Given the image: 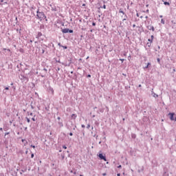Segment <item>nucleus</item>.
<instances>
[{"label": "nucleus", "mask_w": 176, "mask_h": 176, "mask_svg": "<svg viewBox=\"0 0 176 176\" xmlns=\"http://www.w3.org/2000/svg\"><path fill=\"white\" fill-rule=\"evenodd\" d=\"M36 13L37 18L39 20L42 21L44 19H46V16H45V14L43 12H39V10H37Z\"/></svg>", "instance_id": "1"}, {"label": "nucleus", "mask_w": 176, "mask_h": 176, "mask_svg": "<svg viewBox=\"0 0 176 176\" xmlns=\"http://www.w3.org/2000/svg\"><path fill=\"white\" fill-rule=\"evenodd\" d=\"M174 115L175 113H168V116H170V120H175V122H176V118L174 119Z\"/></svg>", "instance_id": "2"}, {"label": "nucleus", "mask_w": 176, "mask_h": 176, "mask_svg": "<svg viewBox=\"0 0 176 176\" xmlns=\"http://www.w3.org/2000/svg\"><path fill=\"white\" fill-rule=\"evenodd\" d=\"M98 157H100V159L101 160H104V162H107V158L105 157V156L104 155H102V153H100Z\"/></svg>", "instance_id": "3"}, {"label": "nucleus", "mask_w": 176, "mask_h": 176, "mask_svg": "<svg viewBox=\"0 0 176 176\" xmlns=\"http://www.w3.org/2000/svg\"><path fill=\"white\" fill-rule=\"evenodd\" d=\"M155 38V36H153V35H151V38L148 39V42L149 43H153V38Z\"/></svg>", "instance_id": "4"}, {"label": "nucleus", "mask_w": 176, "mask_h": 176, "mask_svg": "<svg viewBox=\"0 0 176 176\" xmlns=\"http://www.w3.org/2000/svg\"><path fill=\"white\" fill-rule=\"evenodd\" d=\"M146 28H148V30H149L150 31L151 30V31H155V28H153V26H152V25H148V26H146Z\"/></svg>", "instance_id": "5"}, {"label": "nucleus", "mask_w": 176, "mask_h": 176, "mask_svg": "<svg viewBox=\"0 0 176 176\" xmlns=\"http://www.w3.org/2000/svg\"><path fill=\"white\" fill-rule=\"evenodd\" d=\"M63 34H68L69 32V29L68 28H65L62 30Z\"/></svg>", "instance_id": "6"}, {"label": "nucleus", "mask_w": 176, "mask_h": 176, "mask_svg": "<svg viewBox=\"0 0 176 176\" xmlns=\"http://www.w3.org/2000/svg\"><path fill=\"white\" fill-rule=\"evenodd\" d=\"M76 118H77L76 114H72V119H74V120H75V119H76Z\"/></svg>", "instance_id": "7"}, {"label": "nucleus", "mask_w": 176, "mask_h": 176, "mask_svg": "<svg viewBox=\"0 0 176 176\" xmlns=\"http://www.w3.org/2000/svg\"><path fill=\"white\" fill-rule=\"evenodd\" d=\"M22 142H25L24 145H27V144H28V142H27L25 139H22Z\"/></svg>", "instance_id": "8"}, {"label": "nucleus", "mask_w": 176, "mask_h": 176, "mask_svg": "<svg viewBox=\"0 0 176 176\" xmlns=\"http://www.w3.org/2000/svg\"><path fill=\"white\" fill-rule=\"evenodd\" d=\"M146 46H148V47H151L152 46V43L148 42V43H146Z\"/></svg>", "instance_id": "9"}, {"label": "nucleus", "mask_w": 176, "mask_h": 176, "mask_svg": "<svg viewBox=\"0 0 176 176\" xmlns=\"http://www.w3.org/2000/svg\"><path fill=\"white\" fill-rule=\"evenodd\" d=\"M119 13H122V14H124V11L122 8L119 10Z\"/></svg>", "instance_id": "10"}, {"label": "nucleus", "mask_w": 176, "mask_h": 176, "mask_svg": "<svg viewBox=\"0 0 176 176\" xmlns=\"http://www.w3.org/2000/svg\"><path fill=\"white\" fill-rule=\"evenodd\" d=\"M52 94H54V90L53 89V88H50Z\"/></svg>", "instance_id": "11"}, {"label": "nucleus", "mask_w": 176, "mask_h": 176, "mask_svg": "<svg viewBox=\"0 0 176 176\" xmlns=\"http://www.w3.org/2000/svg\"><path fill=\"white\" fill-rule=\"evenodd\" d=\"M164 5H168V6H170V3L167 2V1H165L164 3Z\"/></svg>", "instance_id": "12"}, {"label": "nucleus", "mask_w": 176, "mask_h": 176, "mask_svg": "<svg viewBox=\"0 0 176 176\" xmlns=\"http://www.w3.org/2000/svg\"><path fill=\"white\" fill-rule=\"evenodd\" d=\"M161 23H162V24H164L165 23V21H164V19H161Z\"/></svg>", "instance_id": "13"}, {"label": "nucleus", "mask_w": 176, "mask_h": 176, "mask_svg": "<svg viewBox=\"0 0 176 176\" xmlns=\"http://www.w3.org/2000/svg\"><path fill=\"white\" fill-rule=\"evenodd\" d=\"M32 120L33 122H35V116H33V117L32 118Z\"/></svg>", "instance_id": "14"}, {"label": "nucleus", "mask_w": 176, "mask_h": 176, "mask_svg": "<svg viewBox=\"0 0 176 176\" xmlns=\"http://www.w3.org/2000/svg\"><path fill=\"white\" fill-rule=\"evenodd\" d=\"M69 34H72L74 32V30L69 29Z\"/></svg>", "instance_id": "15"}, {"label": "nucleus", "mask_w": 176, "mask_h": 176, "mask_svg": "<svg viewBox=\"0 0 176 176\" xmlns=\"http://www.w3.org/2000/svg\"><path fill=\"white\" fill-rule=\"evenodd\" d=\"M149 65H151V63H148L147 64V65H146L144 68H148Z\"/></svg>", "instance_id": "16"}, {"label": "nucleus", "mask_w": 176, "mask_h": 176, "mask_svg": "<svg viewBox=\"0 0 176 176\" xmlns=\"http://www.w3.org/2000/svg\"><path fill=\"white\" fill-rule=\"evenodd\" d=\"M26 120H27L28 123H30V118H26Z\"/></svg>", "instance_id": "17"}, {"label": "nucleus", "mask_w": 176, "mask_h": 176, "mask_svg": "<svg viewBox=\"0 0 176 176\" xmlns=\"http://www.w3.org/2000/svg\"><path fill=\"white\" fill-rule=\"evenodd\" d=\"M10 133L9 132H7L5 133V137L7 136V135H9Z\"/></svg>", "instance_id": "18"}, {"label": "nucleus", "mask_w": 176, "mask_h": 176, "mask_svg": "<svg viewBox=\"0 0 176 176\" xmlns=\"http://www.w3.org/2000/svg\"><path fill=\"white\" fill-rule=\"evenodd\" d=\"M3 129H4V131H7L8 127H4Z\"/></svg>", "instance_id": "19"}, {"label": "nucleus", "mask_w": 176, "mask_h": 176, "mask_svg": "<svg viewBox=\"0 0 176 176\" xmlns=\"http://www.w3.org/2000/svg\"><path fill=\"white\" fill-rule=\"evenodd\" d=\"M31 148H33L34 149H35V146H34V145H31Z\"/></svg>", "instance_id": "20"}, {"label": "nucleus", "mask_w": 176, "mask_h": 176, "mask_svg": "<svg viewBox=\"0 0 176 176\" xmlns=\"http://www.w3.org/2000/svg\"><path fill=\"white\" fill-rule=\"evenodd\" d=\"M103 9H107V6L104 5L103 6Z\"/></svg>", "instance_id": "21"}, {"label": "nucleus", "mask_w": 176, "mask_h": 176, "mask_svg": "<svg viewBox=\"0 0 176 176\" xmlns=\"http://www.w3.org/2000/svg\"><path fill=\"white\" fill-rule=\"evenodd\" d=\"M87 78H91V75L88 74V75H87Z\"/></svg>", "instance_id": "22"}, {"label": "nucleus", "mask_w": 176, "mask_h": 176, "mask_svg": "<svg viewBox=\"0 0 176 176\" xmlns=\"http://www.w3.org/2000/svg\"><path fill=\"white\" fill-rule=\"evenodd\" d=\"M31 157H32V159H33V157H34V153H32V154H31Z\"/></svg>", "instance_id": "23"}, {"label": "nucleus", "mask_w": 176, "mask_h": 176, "mask_svg": "<svg viewBox=\"0 0 176 176\" xmlns=\"http://www.w3.org/2000/svg\"><path fill=\"white\" fill-rule=\"evenodd\" d=\"M62 47H63V49H67V46H62Z\"/></svg>", "instance_id": "24"}, {"label": "nucleus", "mask_w": 176, "mask_h": 176, "mask_svg": "<svg viewBox=\"0 0 176 176\" xmlns=\"http://www.w3.org/2000/svg\"><path fill=\"white\" fill-rule=\"evenodd\" d=\"M30 116H34V113H30Z\"/></svg>", "instance_id": "25"}, {"label": "nucleus", "mask_w": 176, "mask_h": 176, "mask_svg": "<svg viewBox=\"0 0 176 176\" xmlns=\"http://www.w3.org/2000/svg\"><path fill=\"white\" fill-rule=\"evenodd\" d=\"M63 149H67V146H63Z\"/></svg>", "instance_id": "26"}, {"label": "nucleus", "mask_w": 176, "mask_h": 176, "mask_svg": "<svg viewBox=\"0 0 176 176\" xmlns=\"http://www.w3.org/2000/svg\"><path fill=\"white\" fill-rule=\"evenodd\" d=\"M120 61H122V63H123V61H124V59H120Z\"/></svg>", "instance_id": "27"}, {"label": "nucleus", "mask_w": 176, "mask_h": 176, "mask_svg": "<svg viewBox=\"0 0 176 176\" xmlns=\"http://www.w3.org/2000/svg\"><path fill=\"white\" fill-rule=\"evenodd\" d=\"M157 60L158 63H160V58H158Z\"/></svg>", "instance_id": "28"}, {"label": "nucleus", "mask_w": 176, "mask_h": 176, "mask_svg": "<svg viewBox=\"0 0 176 176\" xmlns=\"http://www.w3.org/2000/svg\"><path fill=\"white\" fill-rule=\"evenodd\" d=\"M69 135H70L71 137H72V135H74V134H73L72 133H69Z\"/></svg>", "instance_id": "29"}, {"label": "nucleus", "mask_w": 176, "mask_h": 176, "mask_svg": "<svg viewBox=\"0 0 176 176\" xmlns=\"http://www.w3.org/2000/svg\"><path fill=\"white\" fill-rule=\"evenodd\" d=\"M118 168H122V165L118 166Z\"/></svg>", "instance_id": "30"}, {"label": "nucleus", "mask_w": 176, "mask_h": 176, "mask_svg": "<svg viewBox=\"0 0 176 176\" xmlns=\"http://www.w3.org/2000/svg\"><path fill=\"white\" fill-rule=\"evenodd\" d=\"M5 90H9V87H6V88H5Z\"/></svg>", "instance_id": "31"}, {"label": "nucleus", "mask_w": 176, "mask_h": 176, "mask_svg": "<svg viewBox=\"0 0 176 176\" xmlns=\"http://www.w3.org/2000/svg\"><path fill=\"white\" fill-rule=\"evenodd\" d=\"M0 131H3V128H0Z\"/></svg>", "instance_id": "32"}, {"label": "nucleus", "mask_w": 176, "mask_h": 176, "mask_svg": "<svg viewBox=\"0 0 176 176\" xmlns=\"http://www.w3.org/2000/svg\"><path fill=\"white\" fill-rule=\"evenodd\" d=\"M137 17H140V15L138 14V13L136 14Z\"/></svg>", "instance_id": "33"}, {"label": "nucleus", "mask_w": 176, "mask_h": 176, "mask_svg": "<svg viewBox=\"0 0 176 176\" xmlns=\"http://www.w3.org/2000/svg\"><path fill=\"white\" fill-rule=\"evenodd\" d=\"M92 25L95 26V25H96V23L94 22V23H92Z\"/></svg>", "instance_id": "34"}, {"label": "nucleus", "mask_w": 176, "mask_h": 176, "mask_svg": "<svg viewBox=\"0 0 176 176\" xmlns=\"http://www.w3.org/2000/svg\"><path fill=\"white\" fill-rule=\"evenodd\" d=\"M57 119H58V120H60V119H61V118L58 117Z\"/></svg>", "instance_id": "35"}, {"label": "nucleus", "mask_w": 176, "mask_h": 176, "mask_svg": "<svg viewBox=\"0 0 176 176\" xmlns=\"http://www.w3.org/2000/svg\"><path fill=\"white\" fill-rule=\"evenodd\" d=\"M102 175L105 176V175H107V173H102Z\"/></svg>", "instance_id": "36"}, {"label": "nucleus", "mask_w": 176, "mask_h": 176, "mask_svg": "<svg viewBox=\"0 0 176 176\" xmlns=\"http://www.w3.org/2000/svg\"><path fill=\"white\" fill-rule=\"evenodd\" d=\"M89 127H90V125H89V124L87 125V129H89Z\"/></svg>", "instance_id": "37"}, {"label": "nucleus", "mask_w": 176, "mask_h": 176, "mask_svg": "<svg viewBox=\"0 0 176 176\" xmlns=\"http://www.w3.org/2000/svg\"><path fill=\"white\" fill-rule=\"evenodd\" d=\"M82 6H86V4L83 3V4H82Z\"/></svg>", "instance_id": "38"}, {"label": "nucleus", "mask_w": 176, "mask_h": 176, "mask_svg": "<svg viewBox=\"0 0 176 176\" xmlns=\"http://www.w3.org/2000/svg\"><path fill=\"white\" fill-rule=\"evenodd\" d=\"M160 17L162 19V17H163V15H160Z\"/></svg>", "instance_id": "39"}, {"label": "nucleus", "mask_w": 176, "mask_h": 176, "mask_svg": "<svg viewBox=\"0 0 176 176\" xmlns=\"http://www.w3.org/2000/svg\"><path fill=\"white\" fill-rule=\"evenodd\" d=\"M82 127L84 129V127H85V125H84V124H82Z\"/></svg>", "instance_id": "40"}, {"label": "nucleus", "mask_w": 176, "mask_h": 176, "mask_svg": "<svg viewBox=\"0 0 176 176\" xmlns=\"http://www.w3.org/2000/svg\"><path fill=\"white\" fill-rule=\"evenodd\" d=\"M118 176H120V173L117 174Z\"/></svg>", "instance_id": "41"}, {"label": "nucleus", "mask_w": 176, "mask_h": 176, "mask_svg": "<svg viewBox=\"0 0 176 176\" xmlns=\"http://www.w3.org/2000/svg\"><path fill=\"white\" fill-rule=\"evenodd\" d=\"M60 126L63 127V123L60 124Z\"/></svg>", "instance_id": "42"}, {"label": "nucleus", "mask_w": 176, "mask_h": 176, "mask_svg": "<svg viewBox=\"0 0 176 176\" xmlns=\"http://www.w3.org/2000/svg\"><path fill=\"white\" fill-rule=\"evenodd\" d=\"M126 21V19H123V21Z\"/></svg>", "instance_id": "43"}, {"label": "nucleus", "mask_w": 176, "mask_h": 176, "mask_svg": "<svg viewBox=\"0 0 176 176\" xmlns=\"http://www.w3.org/2000/svg\"><path fill=\"white\" fill-rule=\"evenodd\" d=\"M25 153L28 154V151H26Z\"/></svg>", "instance_id": "44"}, {"label": "nucleus", "mask_w": 176, "mask_h": 176, "mask_svg": "<svg viewBox=\"0 0 176 176\" xmlns=\"http://www.w3.org/2000/svg\"><path fill=\"white\" fill-rule=\"evenodd\" d=\"M8 52H10V50L8 49Z\"/></svg>", "instance_id": "45"}, {"label": "nucleus", "mask_w": 176, "mask_h": 176, "mask_svg": "<svg viewBox=\"0 0 176 176\" xmlns=\"http://www.w3.org/2000/svg\"><path fill=\"white\" fill-rule=\"evenodd\" d=\"M11 86H13V83H11Z\"/></svg>", "instance_id": "46"}, {"label": "nucleus", "mask_w": 176, "mask_h": 176, "mask_svg": "<svg viewBox=\"0 0 176 176\" xmlns=\"http://www.w3.org/2000/svg\"><path fill=\"white\" fill-rule=\"evenodd\" d=\"M139 87H141V85H139Z\"/></svg>", "instance_id": "47"}, {"label": "nucleus", "mask_w": 176, "mask_h": 176, "mask_svg": "<svg viewBox=\"0 0 176 176\" xmlns=\"http://www.w3.org/2000/svg\"><path fill=\"white\" fill-rule=\"evenodd\" d=\"M146 19H148V16H146Z\"/></svg>", "instance_id": "48"}, {"label": "nucleus", "mask_w": 176, "mask_h": 176, "mask_svg": "<svg viewBox=\"0 0 176 176\" xmlns=\"http://www.w3.org/2000/svg\"><path fill=\"white\" fill-rule=\"evenodd\" d=\"M133 27H135V25H133Z\"/></svg>", "instance_id": "49"}, {"label": "nucleus", "mask_w": 176, "mask_h": 176, "mask_svg": "<svg viewBox=\"0 0 176 176\" xmlns=\"http://www.w3.org/2000/svg\"><path fill=\"white\" fill-rule=\"evenodd\" d=\"M87 58H89V56H87Z\"/></svg>", "instance_id": "50"}, {"label": "nucleus", "mask_w": 176, "mask_h": 176, "mask_svg": "<svg viewBox=\"0 0 176 176\" xmlns=\"http://www.w3.org/2000/svg\"><path fill=\"white\" fill-rule=\"evenodd\" d=\"M80 176H83L82 175H80Z\"/></svg>", "instance_id": "51"}]
</instances>
